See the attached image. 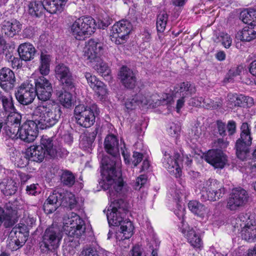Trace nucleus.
I'll use <instances>...</instances> for the list:
<instances>
[{
  "label": "nucleus",
  "instance_id": "obj_2",
  "mask_svg": "<svg viewBox=\"0 0 256 256\" xmlns=\"http://www.w3.org/2000/svg\"><path fill=\"white\" fill-rule=\"evenodd\" d=\"M104 146L106 152L111 156H104L101 160L102 180L100 185L106 190L114 182H123V180L120 170V151L116 138L114 135L106 136Z\"/></svg>",
  "mask_w": 256,
  "mask_h": 256
},
{
  "label": "nucleus",
  "instance_id": "obj_28",
  "mask_svg": "<svg viewBox=\"0 0 256 256\" xmlns=\"http://www.w3.org/2000/svg\"><path fill=\"white\" fill-rule=\"evenodd\" d=\"M18 52L20 58L25 61H30L34 58L36 50L33 45L30 43H24L20 45Z\"/></svg>",
  "mask_w": 256,
  "mask_h": 256
},
{
  "label": "nucleus",
  "instance_id": "obj_38",
  "mask_svg": "<svg viewBox=\"0 0 256 256\" xmlns=\"http://www.w3.org/2000/svg\"><path fill=\"white\" fill-rule=\"evenodd\" d=\"M60 180L63 186L71 187L76 182V178L73 173L68 170H62L60 173Z\"/></svg>",
  "mask_w": 256,
  "mask_h": 256
},
{
  "label": "nucleus",
  "instance_id": "obj_15",
  "mask_svg": "<svg viewBox=\"0 0 256 256\" xmlns=\"http://www.w3.org/2000/svg\"><path fill=\"white\" fill-rule=\"evenodd\" d=\"M34 84L36 96H37L42 102H46L51 97L52 92L51 84L46 78L42 76L35 80Z\"/></svg>",
  "mask_w": 256,
  "mask_h": 256
},
{
  "label": "nucleus",
  "instance_id": "obj_20",
  "mask_svg": "<svg viewBox=\"0 0 256 256\" xmlns=\"http://www.w3.org/2000/svg\"><path fill=\"white\" fill-rule=\"evenodd\" d=\"M180 231L192 246L194 248L200 246L202 240L192 228L190 227L187 224L182 223Z\"/></svg>",
  "mask_w": 256,
  "mask_h": 256
},
{
  "label": "nucleus",
  "instance_id": "obj_19",
  "mask_svg": "<svg viewBox=\"0 0 256 256\" xmlns=\"http://www.w3.org/2000/svg\"><path fill=\"white\" fill-rule=\"evenodd\" d=\"M16 77L14 72L9 68H3L0 70V86L4 90L8 91L14 86Z\"/></svg>",
  "mask_w": 256,
  "mask_h": 256
},
{
  "label": "nucleus",
  "instance_id": "obj_51",
  "mask_svg": "<svg viewBox=\"0 0 256 256\" xmlns=\"http://www.w3.org/2000/svg\"><path fill=\"white\" fill-rule=\"evenodd\" d=\"M18 186L16 183L10 180L6 185L3 190L4 194L6 196H12L14 194L17 190Z\"/></svg>",
  "mask_w": 256,
  "mask_h": 256
},
{
  "label": "nucleus",
  "instance_id": "obj_61",
  "mask_svg": "<svg viewBox=\"0 0 256 256\" xmlns=\"http://www.w3.org/2000/svg\"><path fill=\"white\" fill-rule=\"evenodd\" d=\"M217 126L219 134L222 136H226V124L221 121L218 120L217 122Z\"/></svg>",
  "mask_w": 256,
  "mask_h": 256
},
{
  "label": "nucleus",
  "instance_id": "obj_35",
  "mask_svg": "<svg viewBox=\"0 0 256 256\" xmlns=\"http://www.w3.org/2000/svg\"><path fill=\"white\" fill-rule=\"evenodd\" d=\"M240 232L242 238L249 241L256 240V222L250 223V224L241 230Z\"/></svg>",
  "mask_w": 256,
  "mask_h": 256
},
{
  "label": "nucleus",
  "instance_id": "obj_16",
  "mask_svg": "<svg viewBox=\"0 0 256 256\" xmlns=\"http://www.w3.org/2000/svg\"><path fill=\"white\" fill-rule=\"evenodd\" d=\"M180 156L178 153H174L173 157L168 154L165 152L163 158L164 166L168 170L170 174L174 176L176 178L181 176L182 170L180 165Z\"/></svg>",
  "mask_w": 256,
  "mask_h": 256
},
{
  "label": "nucleus",
  "instance_id": "obj_57",
  "mask_svg": "<svg viewBox=\"0 0 256 256\" xmlns=\"http://www.w3.org/2000/svg\"><path fill=\"white\" fill-rule=\"evenodd\" d=\"M146 181L147 178L146 176L141 175L138 176L136 178L134 185L136 190H140L146 183Z\"/></svg>",
  "mask_w": 256,
  "mask_h": 256
},
{
  "label": "nucleus",
  "instance_id": "obj_60",
  "mask_svg": "<svg viewBox=\"0 0 256 256\" xmlns=\"http://www.w3.org/2000/svg\"><path fill=\"white\" fill-rule=\"evenodd\" d=\"M10 50L4 38L0 35V54H4Z\"/></svg>",
  "mask_w": 256,
  "mask_h": 256
},
{
  "label": "nucleus",
  "instance_id": "obj_48",
  "mask_svg": "<svg viewBox=\"0 0 256 256\" xmlns=\"http://www.w3.org/2000/svg\"><path fill=\"white\" fill-rule=\"evenodd\" d=\"M168 14L166 11L160 12L157 16L156 28L159 32H163L166 28Z\"/></svg>",
  "mask_w": 256,
  "mask_h": 256
},
{
  "label": "nucleus",
  "instance_id": "obj_56",
  "mask_svg": "<svg viewBox=\"0 0 256 256\" xmlns=\"http://www.w3.org/2000/svg\"><path fill=\"white\" fill-rule=\"evenodd\" d=\"M180 130V128L178 124L172 123L170 125L168 132L172 136H177Z\"/></svg>",
  "mask_w": 256,
  "mask_h": 256
},
{
  "label": "nucleus",
  "instance_id": "obj_37",
  "mask_svg": "<svg viewBox=\"0 0 256 256\" xmlns=\"http://www.w3.org/2000/svg\"><path fill=\"white\" fill-rule=\"evenodd\" d=\"M254 222V220L250 219V215L248 214H241L239 216L236 220V224L234 225L235 230H237L238 232L250 224Z\"/></svg>",
  "mask_w": 256,
  "mask_h": 256
},
{
  "label": "nucleus",
  "instance_id": "obj_33",
  "mask_svg": "<svg viewBox=\"0 0 256 256\" xmlns=\"http://www.w3.org/2000/svg\"><path fill=\"white\" fill-rule=\"evenodd\" d=\"M51 56L47 53L42 52L40 56V64L38 70L42 76H46L50 73Z\"/></svg>",
  "mask_w": 256,
  "mask_h": 256
},
{
  "label": "nucleus",
  "instance_id": "obj_17",
  "mask_svg": "<svg viewBox=\"0 0 256 256\" xmlns=\"http://www.w3.org/2000/svg\"><path fill=\"white\" fill-rule=\"evenodd\" d=\"M102 44L93 39H90L84 48V58L90 62H97L100 60V56L102 53Z\"/></svg>",
  "mask_w": 256,
  "mask_h": 256
},
{
  "label": "nucleus",
  "instance_id": "obj_29",
  "mask_svg": "<svg viewBox=\"0 0 256 256\" xmlns=\"http://www.w3.org/2000/svg\"><path fill=\"white\" fill-rule=\"evenodd\" d=\"M44 10L50 14L62 12L66 4V0H42Z\"/></svg>",
  "mask_w": 256,
  "mask_h": 256
},
{
  "label": "nucleus",
  "instance_id": "obj_53",
  "mask_svg": "<svg viewBox=\"0 0 256 256\" xmlns=\"http://www.w3.org/2000/svg\"><path fill=\"white\" fill-rule=\"evenodd\" d=\"M19 155L16 156V158L15 160L16 163H18V166L20 167H24L28 163V158L26 156V154L24 156H20V154L19 153Z\"/></svg>",
  "mask_w": 256,
  "mask_h": 256
},
{
  "label": "nucleus",
  "instance_id": "obj_43",
  "mask_svg": "<svg viewBox=\"0 0 256 256\" xmlns=\"http://www.w3.org/2000/svg\"><path fill=\"white\" fill-rule=\"evenodd\" d=\"M20 132V127L14 126L6 124L4 122V126L2 130V134H5L9 138L12 139H17L19 138V134Z\"/></svg>",
  "mask_w": 256,
  "mask_h": 256
},
{
  "label": "nucleus",
  "instance_id": "obj_46",
  "mask_svg": "<svg viewBox=\"0 0 256 256\" xmlns=\"http://www.w3.org/2000/svg\"><path fill=\"white\" fill-rule=\"evenodd\" d=\"M236 38L241 41L250 42L256 38L253 34L252 30L248 26L244 27L241 31L238 32Z\"/></svg>",
  "mask_w": 256,
  "mask_h": 256
},
{
  "label": "nucleus",
  "instance_id": "obj_11",
  "mask_svg": "<svg viewBox=\"0 0 256 256\" xmlns=\"http://www.w3.org/2000/svg\"><path fill=\"white\" fill-rule=\"evenodd\" d=\"M74 114L77 124L82 127L90 128L95 122L96 116L93 110L83 104L76 106Z\"/></svg>",
  "mask_w": 256,
  "mask_h": 256
},
{
  "label": "nucleus",
  "instance_id": "obj_52",
  "mask_svg": "<svg viewBox=\"0 0 256 256\" xmlns=\"http://www.w3.org/2000/svg\"><path fill=\"white\" fill-rule=\"evenodd\" d=\"M148 93L144 94L138 93L134 96V100H136L134 102H138V104L142 106H148Z\"/></svg>",
  "mask_w": 256,
  "mask_h": 256
},
{
  "label": "nucleus",
  "instance_id": "obj_34",
  "mask_svg": "<svg viewBox=\"0 0 256 256\" xmlns=\"http://www.w3.org/2000/svg\"><path fill=\"white\" fill-rule=\"evenodd\" d=\"M189 210L195 215L203 218L206 214V208L196 200H191L188 203Z\"/></svg>",
  "mask_w": 256,
  "mask_h": 256
},
{
  "label": "nucleus",
  "instance_id": "obj_7",
  "mask_svg": "<svg viewBox=\"0 0 256 256\" xmlns=\"http://www.w3.org/2000/svg\"><path fill=\"white\" fill-rule=\"evenodd\" d=\"M226 192L222 184L215 179L210 178L204 184L200 199L203 201H217L223 197Z\"/></svg>",
  "mask_w": 256,
  "mask_h": 256
},
{
  "label": "nucleus",
  "instance_id": "obj_1",
  "mask_svg": "<svg viewBox=\"0 0 256 256\" xmlns=\"http://www.w3.org/2000/svg\"><path fill=\"white\" fill-rule=\"evenodd\" d=\"M123 182H114L106 190H109V197L110 202L107 213V218L110 226H120L118 230L124 234L125 239H128L133 234L134 226L128 219L124 220V214L128 210L129 206L127 202L120 198L123 192Z\"/></svg>",
  "mask_w": 256,
  "mask_h": 256
},
{
  "label": "nucleus",
  "instance_id": "obj_13",
  "mask_svg": "<svg viewBox=\"0 0 256 256\" xmlns=\"http://www.w3.org/2000/svg\"><path fill=\"white\" fill-rule=\"evenodd\" d=\"M32 118L26 120L20 127L19 138L26 142H32L35 140L40 128L39 123L34 120V116L32 115Z\"/></svg>",
  "mask_w": 256,
  "mask_h": 256
},
{
  "label": "nucleus",
  "instance_id": "obj_22",
  "mask_svg": "<svg viewBox=\"0 0 256 256\" xmlns=\"http://www.w3.org/2000/svg\"><path fill=\"white\" fill-rule=\"evenodd\" d=\"M196 92L194 86L189 82H183L176 84L174 89L172 95L174 98L188 97L195 94Z\"/></svg>",
  "mask_w": 256,
  "mask_h": 256
},
{
  "label": "nucleus",
  "instance_id": "obj_9",
  "mask_svg": "<svg viewBox=\"0 0 256 256\" xmlns=\"http://www.w3.org/2000/svg\"><path fill=\"white\" fill-rule=\"evenodd\" d=\"M250 199L248 193L242 188L232 189L227 200L226 207L231 211H236L244 206Z\"/></svg>",
  "mask_w": 256,
  "mask_h": 256
},
{
  "label": "nucleus",
  "instance_id": "obj_24",
  "mask_svg": "<svg viewBox=\"0 0 256 256\" xmlns=\"http://www.w3.org/2000/svg\"><path fill=\"white\" fill-rule=\"evenodd\" d=\"M61 195L58 192L54 191L50 195L44 202L43 208L46 214H50L54 212L59 206H61L62 202L60 200Z\"/></svg>",
  "mask_w": 256,
  "mask_h": 256
},
{
  "label": "nucleus",
  "instance_id": "obj_54",
  "mask_svg": "<svg viewBox=\"0 0 256 256\" xmlns=\"http://www.w3.org/2000/svg\"><path fill=\"white\" fill-rule=\"evenodd\" d=\"M120 150L125 162L126 164L130 163V153L126 147L125 144L122 141L120 142Z\"/></svg>",
  "mask_w": 256,
  "mask_h": 256
},
{
  "label": "nucleus",
  "instance_id": "obj_5",
  "mask_svg": "<svg viewBox=\"0 0 256 256\" xmlns=\"http://www.w3.org/2000/svg\"><path fill=\"white\" fill-rule=\"evenodd\" d=\"M95 20L90 16L76 19L70 26V34L76 40H82L93 34L96 30Z\"/></svg>",
  "mask_w": 256,
  "mask_h": 256
},
{
  "label": "nucleus",
  "instance_id": "obj_41",
  "mask_svg": "<svg viewBox=\"0 0 256 256\" xmlns=\"http://www.w3.org/2000/svg\"><path fill=\"white\" fill-rule=\"evenodd\" d=\"M228 100L232 104L236 106H244V104L248 102L252 98L246 96L242 94H230L228 96Z\"/></svg>",
  "mask_w": 256,
  "mask_h": 256
},
{
  "label": "nucleus",
  "instance_id": "obj_14",
  "mask_svg": "<svg viewBox=\"0 0 256 256\" xmlns=\"http://www.w3.org/2000/svg\"><path fill=\"white\" fill-rule=\"evenodd\" d=\"M35 90L33 84L30 82H24L15 92L16 99L22 104H29L33 102L36 98Z\"/></svg>",
  "mask_w": 256,
  "mask_h": 256
},
{
  "label": "nucleus",
  "instance_id": "obj_49",
  "mask_svg": "<svg viewBox=\"0 0 256 256\" xmlns=\"http://www.w3.org/2000/svg\"><path fill=\"white\" fill-rule=\"evenodd\" d=\"M96 62L97 63L94 66V69L104 78L109 77L110 70L108 64L101 61V60H99Z\"/></svg>",
  "mask_w": 256,
  "mask_h": 256
},
{
  "label": "nucleus",
  "instance_id": "obj_64",
  "mask_svg": "<svg viewBox=\"0 0 256 256\" xmlns=\"http://www.w3.org/2000/svg\"><path fill=\"white\" fill-rule=\"evenodd\" d=\"M236 124L234 121L228 122L227 126L229 135H232L236 132Z\"/></svg>",
  "mask_w": 256,
  "mask_h": 256
},
{
  "label": "nucleus",
  "instance_id": "obj_10",
  "mask_svg": "<svg viewBox=\"0 0 256 256\" xmlns=\"http://www.w3.org/2000/svg\"><path fill=\"white\" fill-rule=\"evenodd\" d=\"M132 29V24L127 20H122L112 27L111 40L116 44L126 42Z\"/></svg>",
  "mask_w": 256,
  "mask_h": 256
},
{
  "label": "nucleus",
  "instance_id": "obj_62",
  "mask_svg": "<svg viewBox=\"0 0 256 256\" xmlns=\"http://www.w3.org/2000/svg\"><path fill=\"white\" fill-rule=\"evenodd\" d=\"M214 144L220 148L224 149L228 146V142L222 138H218L214 142Z\"/></svg>",
  "mask_w": 256,
  "mask_h": 256
},
{
  "label": "nucleus",
  "instance_id": "obj_45",
  "mask_svg": "<svg viewBox=\"0 0 256 256\" xmlns=\"http://www.w3.org/2000/svg\"><path fill=\"white\" fill-rule=\"evenodd\" d=\"M58 100L61 104L66 108L71 106L73 98L72 94L66 90H60L58 93Z\"/></svg>",
  "mask_w": 256,
  "mask_h": 256
},
{
  "label": "nucleus",
  "instance_id": "obj_6",
  "mask_svg": "<svg viewBox=\"0 0 256 256\" xmlns=\"http://www.w3.org/2000/svg\"><path fill=\"white\" fill-rule=\"evenodd\" d=\"M64 230L69 236L79 238L85 232L84 221L76 214L70 212L64 218Z\"/></svg>",
  "mask_w": 256,
  "mask_h": 256
},
{
  "label": "nucleus",
  "instance_id": "obj_8",
  "mask_svg": "<svg viewBox=\"0 0 256 256\" xmlns=\"http://www.w3.org/2000/svg\"><path fill=\"white\" fill-rule=\"evenodd\" d=\"M62 237V233L56 226L48 228L42 236V250L44 252L58 248Z\"/></svg>",
  "mask_w": 256,
  "mask_h": 256
},
{
  "label": "nucleus",
  "instance_id": "obj_32",
  "mask_svg": "<svg viewBox=\"0 0 256 256\" xmlns=\"http://www.w3.org/2000/svg\"><path fill=\"white\" fill-rule=\"evenodd\" d=\"M0 101L2 104V112H4L6 114L16 110L14 106V100L11 96H4L1 94Z\"/></svg>",
  "mask_w": 256,
  "mask_h": 256
},
{
  "label": "nucleus",
  "instance_id": "obj_44",
  "mask_svg": "<svg viewBox=\"0 0 256 256\" xmlns=\"http://www.w3.org/2000/svg\"><path fill=\"white\" fill-rule=\"evenodd\" d=\"M2 223L6 228H8L14 226L15 222L11 214L5 212L3 208L0 206V227Z\"/></svg>",
  "mask_w": 256,
  "mask_h": 256
},
{
  "label": "nucleus",
  "instance_id": "obj_4",
  "mask_svg": "<svg viewBox=\"0 0 256 256\" xmlns=\"http://www.w3.org/2000/svg\"><path fill=\"white\" fill-rule=\"evenodd\" d=\"M61 114L60 106L49 102L38 104L32 113L34 120L38 122L42 130L54 126L59 120Z\"/></svg>",
  "mask_w": 256,
  "mask_h": 256
},
{
  "label": "nucleus",
  "instance_id": "obj_55",
  "mask_svg": "<svg viewBox=\"0 0 256 256\" xmlns=\"http://www.w3.org/2000/svg\"><path fill=\"white\" fill-rule=\"evenodd\" d=\"M143 154L142 153L134 152H133L132 158L130 160V162L134 166H136L142 160Z\"/></svg>",
  "mask_w": 256,
  "mask_h": 256
},
{
  "label": "nucleus",
  "instance_id": "obj_12",
  "mask_svg": "<svg viewBox=\"0 0 256 256\" xmlns=\"http://www.w3.org/2000/svg\"><path fill=\"white\" fill-rule=\"evenodd\" d=\"M54 72L56 78L63 87L68 90H72L75 88V76L68 66L64 64H60L56 66Z\"/></svg>",
  "mask_w": 256,
  "mask_h": 256
},
{
  "label": "nucleus",
  "instance_id": "obj_63",
  "mask_svg": "<svg viewBox=\"0 0 256 256\" xmlns=\"http://www.w3.org/2000/svg\"><path fill=\"white\" fill-rule=\"evenodd\" d=\"M136 100H134V97L132 99L128 100L126 102V107L128 110H133L135 108L136 106H139L138 102H134Z\"/></svg>",
  "mask_w": 256,
  "mask_h": 256
},
{
  "label": "nucleus",
  "instance_id": "obj_50",
  "mask_svg": "<svg viewBox=\"0 0 256 256\" xmlns=\"http://www.w3.org/2000/svg\"><path fill=\"white\" fill-rule=\"evenodd\" d=\"M99 248L90 246L84 248L80 256H99Z\"/></svg>",
  "mask_w": 256,
  "mask_h": 256
},
{
  "label": "nucleus",
  "instance_id": "obj_18",
  "mask_svg": "<svg viewBox=\"0 0 256 256\" xmlns=\"http://www.w3.org/2000/svg\"><path fill=\"white\" fill-rule=\"evenodd\" d=\"M204 160L215 168H222L228 161L226 156L218 149L209 150L204 156Z\"/></svg>",
  "mask_w": 256,
  "mask_h": 256
},
{
  "label": "nucleus",
  "instance_id": "obj_23",
  "mask_svg": "<svg viewBox=\"0 0 256 256\" xmlns=\"http://www.w3.org/2000/svg\"><path fill=\"white\" fill-rule=\"evenodd\" d=\"M84 76L90 87L99 96L102 97L106 94L107 91L106 86L102 82L99 80L95 76L90 72H86Z\"/></svg>",
  "mask_w": 256,
  "mask_h": 256
},
{
  "label": "nucleus",
  "instance_id": "obj_47",
  "mask_svg": "<svg viewBox=\"0 0 256 256\" xmlns=\"http://www.w3.org/2000/svg\"><path fill=\"white\" fill-rule=\"evenodd\" d=\"M22 117V115L16 110L15 112H12L8 114L5 122L8 125L20 127Z\"/></svg>",
  "mask_w": 256,
  "mask_h": 256
},
{
  "label": "nucleus",
  "instance_id": "obj_21",
  "mask_svg": "<svg viewBox=\"0 0 256 256\" xmlns=\"http://www.w3.org/2000/svg\"><path fill=\"white\" fill-rule=\"evenodd\" d=\"M190 103L194 106H202L207 109L215 110L220 108L222 106V100L220 98H216L213 100L209 98L198 97L190 99Z\"/></svg>",
  "mask_w": 256,
  "mask_h": 256
},
{
  "label": "nucleus",
  "instance_id": "obj_30",
  "mask_svg": "<svg viewBox=\"0 0 256 256\" xmlns=\"http://www.w3.org/2000/svg\"><path fill=\"white\" fill-rule=\"evenodd\" d=\"M59 194L61 195V198H59L60 201L62 202L61 206L68 208L70 210L79 208L75 196L74 194L68 191L62 193L59 192Z\"/></svg>",
  "mask_w": 256,
  "mask_h": 256
},
{
  "label": "nucleus",
  "instance_id": "obj_59",
  "mask_svg": "<svg viewBox=\"0 0 256 256\" xmlns=\"http://www.w3.org/2000/svg\"><path fill=\"white\" fill-rule=\"evenodd\" d=\"M222 38V43L226 48H229L232 44V39L227 34H224Z\"/></svg>",
  "mask_w": 256,
  "mask_h": 256
},
{
  "label": "nucleus",
  "instance_id": "obj_31",
  "mask_svg": "<svg viewBox=\"0 0 256 256\" xmlns=\"http://www.w3.org/2000/svg\"><path fill=\"white\" fill-rule=\"evenodd\" d=\"M44 11L43 1H32L28 5V12L32 17L41 16Z\"/></svg>",
  "mask_w": 256,
  "mask_h": 256
},
{
  "label": "nucleus",
  "instance_id": "obj_3",
  "mask_svg": "<svg viewBox=\"0 0 256 256\" xmlns=\"http://www.w3.org/2000/svg\"><path fill=\"white\" fill-rule=\"evenodd\" d=\"M68 154V151L64 149L56 150L54 146L52 138L47 136H43L42 137L40 145L31 146L26 152V156L28 157V160L38 162H42L45 158H62Z\"/></svg>",
  "mask_w": 256,
  "mask_h": 256
},
{
  "label": "nucleus",
  "instance_id": "obj_42",
  "mask_svg": "<svg viewBox=\"0 0 256 256\" xmlns=\"http://www.w3.org/2000/svg\"><path fill=\"white\" fill-rule=\"evenodd\" d=\"M240 130V137L238 140L244 142L246 144H252V138L251 136L250 126L246 122L242 123Z\"/></svg>",
  "mask_w": 256,
  "mask_h": 256
},
{
  "label": "nucleus",
  "instance_id": "obj_40",
  "mask_svg": "<svg viewBox=\"0 0 256 256\" xmlns=\"http://www.w3.org/2000/svg\"><path fill=\"white\" fill-rule=\"evenodd\" d=\"M148 96H149L148 106L150 107L154 108L160 104H167L170 101L168 100L167 94H166L165 97H164L162 99L160 98V96L156 94H151L148 92Z\"/></svg>",
  "mask_w": 256,
  "mask_h": 256
},
{
  "label": "nucleus",
  "instance_id": "obj_39",
  "mask_svg": "<svg viewBox=\"0 0 256 256\" xmlns=\"http://www.w3.org/2000/svg\"><path fill=\"white\" fill-rule=\"evenodd\" d=\"M240 18L248 24L256 22V9L249 8L244 10L240 14Z\"/></svg>",
  "mask_w": 256,
  "mask_h": 256
},
{
  "label": "nucleus",
  "instance_id": "obj_58",
  "mask_svg": "<svg viewBox=\"0 0 256 256\" xmlns=\"http://www.w3.org/2000/svg\"><path fill=\"white\" fill-rule=\"evenodd\" d=\"M174 214L180 220L182 218V222L184 223L183 218L184 216V208L182 205L179 204H176V209L174 210Z\"/></svg>",
  "mask_w": 256,
  "mask_h": 256
},
{
  "label": "nucleus",
  "instance_id": "obj_36",
  "mask_svg": "<svg viewBox=\"0 0 256 256\" xmlns=\"http://www.w3.org/2000/svg\"><path fill=\"white\" fill-rule=\"evenodd\" d=\"M252 144H246L244 142L238 140L236 143V154L238 158L244 160L249 152V146Z\"/></svg>",
  "mask_w": 256,
  "mask_h": 256
},
{
  "label": "nucleus",
  "instance_id": "obj_27",
  "mask_svg": "<svg viewBox=\"0 0 256 256\" xmlns=\"http://www.w3.org/2000/svg\"><path fill=\"white\" fill-rule=\"evenodd\" d=\"M98 134V129L96 128L92 132H86L81 136L80 146L84 150H92L94 146V141Z\"/></svg>",
  "mask_w": 256,
  "mask_h": 256
},
{
  "label": "nucleus",
  "instance_id": "obj_25",
  "mask_svg": "<svg viewBox=\"0 0 256 256\" xmlns=\"http://www.w3.org/2000/svg\"><path fill=\"white\" fill-rule=\"evenodd\" d=\"M119 76L121 82L126 88H132L134 86L136 78L133 71L127 66H123L121 68Z\"/></svg>",
  "mask_w": 256,
  "mask_h": 256
},
{
  "label": "nucleus",
  "instance_id": "obj_26",
  "mask_svg": "<svg viewBox=\"0 0 256 256\" xmlns=\"http://www.w3.org/2000/svg\"><path fill=\"white\" fill-rule=\"evenodd\" d=\"M21 26L20 22L14 19L4 21L2 24V32L8 37L12 38L20 31Z\"/></svg>",
  "mask_w": 256,
  "mask_h": 256
}]
</instances>
